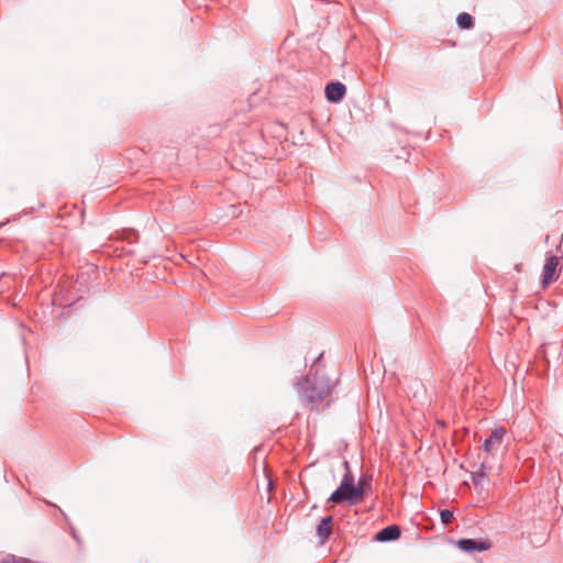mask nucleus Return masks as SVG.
<instances>
[{"instance_id": "12", "label": "nucleus", "mask_w": 563, "mask_h": 563, "mask_svg": "<svg viewBox=\"0 0 563 563\" xmlns=\"http://www.w3.org/2000/svg\"><path fill=\"white\" fill-rule=\"evenodd\" d=\"M440 518H441V522L446 525V523L451 522V520L453 518V512L449 509H443L440 511Z\"/></svg>"}, {"instance_id": "11", "label": "nucleus", "mask_w": 563, "mask_h": 563, "mask_svg": "<svg viewBox=\"0 0 563 563\" xmlns=\"http://www.w3.org/2000/svg\"><path fill=\"white\" fill-rule=\"evenodd\" d=\"M0 563H34L26 559H16L14 555H7L1 559Z\"/></svg>"}, {"instance_id": "1", "label": "nucleus", "mask_w": 563, "mask_h": 563, "mask_svg": "<svg viewBox=\"0 0 563 563\" xmlns=\"http://www.w3.org/2000/svg\"><path fill=\"white\" fill-rule=\"evenodd\" d=\"M296 391L306 404H316L323 400L330 393V384L323 377L302 378L295 385Z\"/></svg>"}, {"instance_id": "2", "label": "nucleus", "mask_w": 563, "mask_h": 563, "mask_svg": "<svg viewBox=\"0 0 563 563\" xmlns=\"http://www.w3.org/2000/svg\"><path fill=\"white\" fill-rule=\"evenodd\" d=\"M346 473L343 475L339 487L331 494L329 501L340 504L347 501L356 505L363 500L362 485H354V478L350 473L349 462L344 461Z\"/></svg>"}, {"instance_id": "10", "label": "nucleus", "mask_w": 563, "mask_h": 563, "mask_svg": "<svg viewBox=\"0 0 563 563\" xmlns=\"http://www.w3.org/2000/svg\"><path fill=\"white\" fill-rule=\"evenodd\" d=\"M457 25L462 29H470L473 24V19L468 13H461L456 19Z\"/></svg>"}, {"instance_id": "3", "label": "nucleus", "mask_w": 563, "mask_h": 563, "mask_svg": "<svg viewBox=\"0 0 563 563\" xmlns=\"http://www.w3.org/2000/svg\"><path fill=\"white\" fill-rule=\"evenodd\" d=\"M346 91L345 86L340 81L329 82L325 86V97L329 101L339 102L342 100Z\"/></svg>"}, {"instance_id": "6", "label": "nucleus", "mask_w": 563, "mask_h": 563, "mask_svg": "<svg viewBox=\"0 0 563 563\" xmlns=\"http://www.w3.org/2000/svg\"><path fill=\"white\" fill-rule=\"evenodd\" d=\"M331 525H332V517L327 516V517L322 518L321 521L319 522V525L317 526V537L321 544L325 543V541L330 537L331 531H332Z\"/></svg>"}, {"instance_id": "7", "label": "nucleus", "mask_w": 563, "mask_h": 563, "mask_svg": "<svg viewBox=\"0 0 563 563\" xmlns=\"http://www.w3.org/2000/svg\"><path fill=\"white\" fill-rule=\"evenodd\" d=\"M400 537V529L397 526H388L376 534L379 542L395 541Z\"/></svg>"}, {"instance_id": "13", "label": "nucleus", "mask_w": 563, "mask_h": 563, "mask_svg": "<svg viewBox=\"0 0 563 563\" xmlns=\"http://www.w3.org/2000/svg\"><path fill=\"white\" fill-rule=\"evenodd\" d=\"M371 481V477L363 476L358 479L357 485H362V492L364 493V487L366 484H368Z\"/></svg>"}, {"instance_id": "5", "label": "nucleus", "mask_w": 563, "mask_h": 563, "mask_svg": "<svg viewBox=\"0 0 563 563\" xmlns=\"http://www.w3.org/2000/svg\"><path fill=\"white\" fill-rule=\"evenodd\" d=\"M459 548L464 552H482L488 549L487 542H477L473 539H461L457 542Z\"/></svg>"}, {"instance_id": "4", "label": "nucleus", "mask_w": 563, "mask_h": 563, "mask_svg": "<svg viewBox=\"0 0 563 563\" xmlns=\"http://www.w3.org/2000/svg\"><path fill=\"white\" fill-rule=\"evenodd\" d=\"M506 434V429L500 427L496 428L492 431L488 439H486L483 443V450L489 454L493 453L495 445H499L503 441V438Z\"/></svg>"}, {"instance_id": "9", "label": "nucleus", "mask_w": 563, "mask_h": 563, "mask_svg": "<svg viewBox=\"0 0 563 563\" xmlns=\"http://www.w3.org/2000/svg\"><path fill=\"white\" fill-rule=\"evenodd\" d=\"M492 470L489 465H487V461L484 460L479 470L472 475V479L475 486L482 485L488 476V472Z\"/></svg>"}, {"instance_id": "8", "label": "nucleus", "mask_w": 563, "mask_h": 563, "mask_svg": "<svg viewBox=\"0 0 563 563\" xmlns=\"http://www.w3.org/2000/svg\"><path fill=\"white\" fill-rule=\"evenodd\" d=\"M558 264H559V262L555 256H550L547 260L544 267H543V274H542V277H543L542 282L544 285H548L553 279Z\"/></svg>"}]
</instances>
